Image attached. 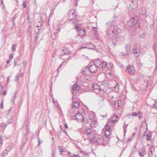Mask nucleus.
Here are the masks:
<instances>
[{
    "mask_svg": "<svg viewBox=\"0 0 157 157\" xmlns=\"http://www.w3.org/2000/svg\"><path fill=\"white\" fill-rule=\"evenodd\" d=\"M153 47L155 48V52L156 55H157V44H154Z\"/></svg>",
    "mask_w": 157,
    "mask_h": 157,
    "instance_id": "29",
    "label": "nucleus"
},
{
    "mask_svg": "<svg viewBox=\"0 0 157 157\" xmlns=\"http://www.w3.org/2000/svg\"><path fill=\"white\" fill-rule=\"evenodd\" d=\"M19 74H17L15 79V81L17 82H18L19 79Z\"/></svg>",
    "mask_w": 157,
    "mask_h": 157,
    "instance_id": "33",
    "label": "nucleus"
},
{
    "mask_svg": "<svg viewBox=\"0 0 157 157\" xmlns=\"http://www.w3.org/2000/svg\"><path fill=\"white\" fill-rule=\"evenodd\" d=\"M54 105H55V106H56V107H58L59 105H58V104H57V103H56V104H54Z\"/></svg>",
    "mask_w": 157,
    "mask_h": 157,
    "instance_id": "59",
    "label": "nucleus"
},
{
    "mask_svg": "<svg viewBox=\"0 0 157 157\" xmlns=\"http://www.w3.org/2000/svg\"><path fill=\"white\" fill-rule=\"evenodd\" d=\"M153 108H157V101L155 103H154L153 105Z\"/></svg>",
    "mask_w": 157,
    "mask_h": 157,
    "instance_id": "41",
    "label": "nucleus"
},
{
    "mask_svg": "<svg viewBox=\"0 0 157 157\" xmlns=\"http://www.w3.org/2000/svg\"><path fill=\"white\" fill-rule=\"evenodd\" d=\"M131 49L130 45V44H127L125 47V49L127 52H130Z\"/></svg>",
    "mask_w": 157,
    "mask_h": 157,
    "instance_id": "22",
    "label": "nucleus"
},
{
    "mask_svg": "<svg viewBox=\"0 0 157 157\" xmlns=\"http://www.w3.org/2000/svg\"><path fill=\"white\" fill-rule=\"evenodd\" d=\"M92 88L94 90L99 91L101 93L104 92V90L100 88V87L96 84H94L92 86Z\"/></svg>",
    "mask_w": 157,
    "mask_h": 157,
    "instance_id": "8",
    "label": "nucleus"
},
{
    "mask_svg": "<svg viewBox=\"0 0 157 157\" xmlns=\"http://www.w3.org/2000/svg\"><path fill=\"white\" fill-rule=\"evenodd\" d=\"M7 93V91H4L3 93V95H6V94Z\"/></svg>",
    "mask_w": 157,
    "mask_h": 157,
    "instance_id": "58",
    "label": "nucleus"
},
{
    "mask_svg": "<svg viewBox=\"0 0 157 157\" xmlns=\"http://www.w3.org/2000/svg\"><path fill=\"white\" fill-rule=\"evenodd\" d=\"M148 155H149V156L150 157H151V156L152 155V151L151 150L149 152Z\"/></svg>",
    "mask_w": 157,
    "mask_h": 157,
    "instance_id": "39",
    "label": "nucleus"
},
{
    "mask_svg": "<svg viewBox=\"0 0 157 157\" xmlns=\"http://www.w3.org/2000/svg\"><path fill=\"white\" fill-rule=\"evenodd\" d=\"M132 115L129 114L127 115V117L128 118H131L132 117Z\"/></svg>",
    "mask_w": 157,
    "mask_h": 157,
    "instance_id": "49",
    "label": "nucleus"
},
{
    "mask_svg": "<svg viewBox=\"0 0 157 157\" xmlns=\"http://www.w3.org/2000/svg\"><path fill=\"white\" fill-rule=\"evenodd\" d=\"M107 64V63L104 61L102 63L101 68L103 69H105L106 68Z\"/></svg>",
    "mask_w": 157,
    "mask_h": 157,
    "instance_id": "23",
    "label": "nucleus"
},
{
    "mask_svg": "<svg viewBox=\"0 0 157 157\" xmlns=\"http://www.w3.org/2000/svg\"><path fill=\"white\" fill-rule=\"evenodd\" d=\"M62 131L64 133H65L66 134H67V133L66 132V131L64 129H63L62 130Z\"/></svg>",
    "mask_w": 157,
    "mask_h": 157,
    "instance_id": "54",
    "label": "nucleus"
},
{
    "mask_svg": "<svg viewBox=\"0 0 157 157\" xmlns=\"http://www.w3.org/2000/svg\"><path fill=\"white\" fill-rule=\"evenodd\" d=\"M60 30V28H59L58 29V30L56 29V32L54 33L55 35H56V34H57L58 32H59Z\"/></svg>",
    "mask_w": 157,
    "mask_h": 157,
    "instance_id": "38",
    "label": "nucleus"
},
{
    "mask_svg": "<svg viewBox=\"0 0 157 157\" xmlns=\"http://www.w3.org/2000/svg\"><path fill=\"white\" fill-rule=\"evenodd\" d=\"M98 104L100 107H102L105 105V102L104 101V99L102 98L101 100H100L98 101Z\"/></svg>",
    "mask_w": 157,
    "mask_h": 157,
    "instance_id": "20",
    "label": "nucleus"
},
{
    "mask_svg": "<svg viewBox=\"0 0 157 157\" xmlns=\"http://www.w3.org/2000/svg\"><path fill=\"white\" fill-rule=\"evenodd\" d=\"M63 62L62 64L60 65V66H59V68H58V69H57V71H58V70H59V68L61 67L62 65H63Z\"/></svg>",
    "mask_w": 157,
    "mask_h": 157,
    "instance_id": "55",
    "label": "nucleus"
},
{
    "mask_svg": "<svg viewBox=\"0 0 157 157\" xmlns=\"http://www.w3.org/2000/svg\"><path fill=\"white\" fill-rule=\"evenodd\" d=\"M79 105V103L78 101H75L72 104V108H74V107L75 108H77L78 107Z\"/></svg>",
    "mask_w": 157,
    "mask_h": 157,
    "instance_id": "21",
    "label": "nucleus"
},
{
    "mask_svg": "<svg viewBox=\"0 0 157 157\" xmlns=\"http://www.w3.org/2000/svg\"><path fill=\"white\" fill-rule=\"evenodd\" d=\"M151 134H148L146 136V139L147 141L150 140V137L151 136Z\"/></svg>",
    "mask_w": 157,
    "mask_h": 157,
    "instance_id": "27",
    "label": "nucleus"
},
{
    "mask_svg": "<svg viewBox=\"0 0 157 157\" xmlns=\"http://www.w3.org/2000/svg\"><path fill=\"white\" fill-rule=\"evenodd\" d=\"M2 88L1 86H0V94H1L2 93Z\"/></svg>",
    "mask_w": 157,
    "mask_h": 157,
    "instance_id": "56",
    "label": "nucleus"
},
{
    "mask_svg": "<svg viewBox=\"0 0 157 157\" xmlns=\"http://www.w3.org/2000/svg\"><path fill=\"white\" fill-rule=\"evenodd\" d=\"M106 36L109 39L114 40L118 36L117 27L113 24V22L109 21L105 23V25Z\"/></svg>",
    "mask_w": 157,
    "mask_h": 157,
    "instance_id": "1",
    "label": "nucleus"
},
{
    "mask_svg": "<svg viewBox=\"0 0 157 157\" xmlns=\"http://www.w3.org/2000/svg\"><path fill=\"white\" fill-rule=\"evenodd\" d=\"M126 71L130 75H133L135 73L134 67L130 65H128L127 67Z\"/></svg>",
    "mask_w": 157,
    "mask_h": 157,
    "instance_id": "6",
    "label": "nucleus"
},
{
    "mask_svg": "<svg viewBox=\"0 0 157 157\" xmlns=\"http://www.w3.org/2000/svg\"><path fill=\"white\" fill-rule=\"evenodd\" d=\"M90 126L92 128H95L98 125L97 122L95 121H92L90 123Z\"/></svg>",
    "mask_w": 157,
    "mask_h": 157,
    "instance_id": "15",
    "label": "nucleus"
},
{
    "mask_svg": "<svg viewBox=\"0 0 157 157\" xmlns=\"http://www.w3.org/2000/svg\"><path fill=\"white\" fill-rule=\"evenodd\" d=\"M14 147V145L13 144H10L9 145L6 147V151L8 152L10 151Z\"/></svg>",
    "mask_w": 157,
    "mask_h": 157,
    "instance_id": "14",
    "label": "nucleus"
},
{
    "mask_svg": "<svg viewBox=\"0 0 157 157\" xmlns=\"http://www.w3.org/2000/svg\"><path fill=\"white\" fill-rule=\"evenodd\" d=\"M79 87L77 84L74 85L72 87V94L74 95H76L79 92Z\"/></svg>",
    "mask_w": 157,
    "mask_h": 157,
    "instance_id": "7",
    "label": "nucleus"
},
{
    "mask_svg": "<svg viewBox=\"0 0 157 157\" xmlns=\"http://www.w3.org/2000/svg\"><path fill=\"white\" fill-rule=\"evenodd\" d=\"M138 114V113L135 112H133L132 113V116H136Z\"/></svg>",
    "mask_w": 157,
    "mask_h": 157,
    "instance_id": "45",
    "label": "nucleus"
},
{
    "mask_svg": "<svg viewBox=\"0 0 157 157\" xmlns=\"http://www.w3.org/2000/svg\"><path fill=\"white\" fill-rule=\"evenodd\" d=\"M137 19L135 17L131 18L127 22L128 26L132 27L133 26L137 24Z\"/></svg>",
    "mask_w": 157,
    "mask_h": 157,
    "instance_id": "3",
    "label": "nucleus"
},
{
    "mask_svg": "<svg viewBox=\"0 0 157 157\" xmlns=\"http://www.w3.org/2000/svg\"><path fill=\"white\" fill-rule=\"evenodd\" d=\"M13 56L12 54H10L9 56V59H11V60H12V59L13 58Z\"/></svg>",
    "mask_w": 157,
    "mask_h": 157,
    "instance_id": "46",
    "label": "nucleus"
},
{
    "mask_svg": "<svg viewBox=\"0 0 157 157\" xmlns=\"http://www.w3.org/2000/svg\"><path fill=\"white\" fill-rule=\"evenodd\" d=\"M128 126V124H125V123H124V125L123 126L124 133H125L127 132V127Z\"/></svg>",
    "mask_w": 157,
    "mask_h": 157,
    "instance_id": "26",
    "label": "nucleus"
},
{
    "mask_svg": "<svg viewBox=\"0 0 157 157\" xmlns=\"http://www.w3.org/2000/svg\"><path fill=\"white\" fill-rule=\"evenodd\" d=\"M58 148L60 150V151H59V152H60V153H61V152H63L64 151V149H62V146H59V147H58ZM60 154L61 155H62L63 154H62L61 153H60Z\"/></svg>",
    "mask_w": 157,
    "mask_h": 157,
    "instance_id": "30",
    "label": "nucleus"
},
{
    "mask_svg": "<svg viewBox=\"0 0 157 157\" xmlns=\"http://www.w3.org/2000/svg\"><path fill=\"white\" fill-rule=\"evenodd\" d=\"M76 15L75 14V11L74 10H71L68 13V19L71 21L75 20Z\"/></svg>",
    "mask_w": 157,
    "mask_h": 157,
    "instance_id": "4",
    "label": "nucleus"
},
{
    "mask_svg": "<svg viewBox=\"0 0 157 157\" xmlns=\"http://www.w3.org/2000/svg\"><path fill=\"white\" fill-rule=\"evenodd\" d=\"M86 48V47H82H82H81L80 48V49H83V48Z\"/></svg>",
    "mask_w": 157,
    "mask_h": 157,
    "instance_id": "63",
    "label": "nucleus"
},
{
    "mask_svg": "<svg viewBox=\"0 0 157 157\" xmlns=\"http://www.w3.org/2000/svg\"><path fill=\"white\" fill-rule=\"evenodd\" d=\"M132 53L136 57H138L140 56L139 50L137 48H133L132 51Z\"/></svg>",
    "mask_w": 157,
    "mask_h": 157,
    "instance_id": "13",
    "label": "nucleus"
},
{
    "mask_svg": "<svg viewBox=\"0 0 157 157\" xmlns=\"http://www.w3.org/2000/svg\"><path fill=\"white\" fill-rule=\"evenodd\" d=\"M101 117H103L104 118H106L107 116V115H104V116H102V115H101Z\"/></svg>",
    "mask_w": 157,
    "mask_h": 157,
    "instance_id": "61",
    "label": "nucleus"
},
{
    "mask_svg": "<svg viewBox=\"0 0 157 157\" xmlns=\"http://www.w3.org/2000/svg\"><path fill=\"white\" fill-rule=\"evenodd\" d=\"M64 126L65 128H67L68 127V126H67V124H64Z\"/></svg>",
    "mask_w": 157,
    "mask_h": 157,
    "instance_id": "57",
    "label": "nucleus"
},
{
    "mask_svg": "<svg viewBox=\"0 0 157 157\" xmlns=\"http://www.w3.org/2000/svg\"><path fill=\"white\" fill-rule=\"evenodd\" d=\"M94 139H95V141H93L92 142L96 141L99 145H101L103 146L105 145V143L103 137L100 136V137H98V138H96V136Z\"/></svg>",
    "mask_w": 157,
    "mask_h": 157,
    "instance_id": "5",
    "label": "nucleus"
},
{
    "mask_svg": "<svg viewBox=\"0 0 157 157\" xmlns=\"http://www.w3.org/2000/svg\"><path fill=\"white\" fill-rule=\"evenodd\" d=\"M117 117H118L115 114H113V118H115L116 119H118Z\"/></svg>",
    "mask_w": 157,
    "mask_h": 157,
    "instance_id": "52",
    "label": "nucleus"
},
{
    "mask_svg": "<svg viewBox=\"0 0 157 157\" xmlns=\"http://www.w3.org/2000/svg\"><path fill=\"white\" fill-rule=\"evenodd\" d=\"M39 141V145H40L42 142V141H41L40 140L39 138L38 139Z\"/></svg>",
    "mask_w": 157,
    "mask_h": 157,
    "instance_id": "50",
    "label": "nucleus"
},
{
    "mask_svg": "<svg viewBox=\"0 0 157 157\" xmlns=\"http://www.w3.org/2000/svg\"><path fill=\"white\" fill-rule=\"evenodd\" d=\"M68 154L69 156H70L71 157H74V154L71 153L70 152H68Z\"/></svg>",
    "mask_w": 157,
    "mask_h": 157,
    "instance_id": "42",
    "label": "nucleus"
},
{
    "mask_svg": "<svg viewBox=\"0 0 157 157\" xmlns=\"http://www.w3.org/2000/svg\"><path fill=\"white\" fill-rule=\"evenodd\" d=\"M140 37L141 38H144L145 37V34L144 33H143L140 35Z\"/></svg>",
    "mask_w": 157,
    "mask_h": 157,
    "instance_id": "43",
    "label": "nucleus"
},
{
    "mask_svg": "<svg viewBox=\"0 0 157 157\" xmlns=\"http://www.w3.org/2000/svg\"><path fill=\"white\" fill-rule=\"evenodd\" d=\"M117 120L118 119H116L114 120L112 119V121L113 124H114Z\"/></svg>",
    "mask_w": 157,
    "mask_h": 157,
    "instance_id": "44",
    "label": "nucleus"
},
{
    "mask_svg": "<svg viewBox=\"0 0 157 157\" xmlns=\"http://www.w3.org/2000/svg\"><path fill=\"white\" fill-rule=\"evenodd\" d=\"M97 68L96 66L93 64L90 65V67L88 68L91 73H95L97 71Z\"/></svg>",
    "mask_w": 157,
    "mask_h": 157,
    "instance_id": "9",
    "label": "nucleus"
},
{
    "mask_svg": "<svg viewBox=\"0 0 157 157\" xmlns=\"http://www.w3.org/2000/svg\"><path fill=\"white\" fill-rule=\"evenodd\" d=\"M75 28L78 31H79V30H80L79 29V26L78 25H75Z\"/></svg>",
    "mask_w": 157,
    "mask_h": 157,
    "instance_id": "47",
    "label": "nucleus"
},
{
    "mask_svg": "<svg viewBox=\"0 0 157 157\" xmlns=\"http://www.w3.org/2000/svg\"><path fill=\"white\" fill-rule=\"evenodd\" d=\"M138 154L140 156H141V157H143V156H144L146 153L144 152H142V151H139V152Z\"/></svg>",
    "mask_w": 157,
    "mask_h": 157,
    "instance_id": "32",
    "label": "nucleus"
},
{
    "mask_svg": "<svg viewBox=\"0 0 157 157\" xmlns=\"http://www.w3.org/2000/svg\"><path fill=\"white\" fill-rule=\"evenodd\" d=\"M139 13L143 16H146V10L144 8H142L139 11Z\"/></svg>",
    "mask_w": 157,
    "mask_h": 157,
    "instance_id": "19",
    "label": "nucleus"
},
{
    "mask_svg": "<svg viewBox=\"0 0 157 157\" xmlns=\"http://www.w3.org/2000/svg\"><path fill=\"white\" fill-rule=\"evenodd\" d=\"M138 117H139V119H140L142 117V116L139 115L138 116Z\"/></svg>",
    "mask_w": 157,
    "mask_h": 157,
    "instance_id": "60",
    "label": "nucleus"
},
{
    "mask_svg": "<svg viewBox=\"0 0 157 157\" xmlns=\"http://www.w3.org/2000/svg\"><path fill=\"white\" fill-rule=\"evenodd\" d=\"M11 61V59H9L8 60L6 61V63L7 64H9L10 62Z\"/></svg>",
    "mask_w": 157,
    "mask_h": 157,
    "instance_id": "48",
    "label": "nucleus"
},
{
    "mask_svg": "<svg viewBox=\"0 0 157 157\" xmlns=\"http://www.w3.org/2000/svg\"><path fill=\"white\" fill-rule=\"evenodd\" d=\"M119 85L118 84H117L115 87H114V88L116 89L115 91L116 92H118L119 90Z\"/></svg>",
    "mask_w": 157,
    "mask_h": 157,
    "instance_id": "31",
    "label": "nucleus"
},
{
    "mask_svg": "<svg viewBox=\"0 0 157 157\" xmlns=\"http://www.w3.org/2000/svg\"><path fill=\"white\" fill-rule=\"evenodd\" d=\"M16 93H15V94L14 95V96L12 98V100L13 102L14 101L16 97Z\"/></svg>",
    "mask_w": 157,
    "mask_h": 157,
    "instance_id": "34",
    "label": "nucleus"
},
{
    "mask_svg": "<svg viewBox=\"0 0 157 157\" xmlns=\"http://www.w3.org/2000/svg\"><path fill=\"white\" fill-rule=\"evenodd\" d=\"M26 62H23V64L24 66L25 65H26Z\"/></svg>",
    "mask_w": 157,
    "mask_h": 157,
    "instance_id": "62",
    "label": "nucleus"
},
{
    "mask_svg": "<svg viewBox=\"0 0 157 157\" xmlns=\"http://www.w3.org/2000/svg\"><path fill=\"white\" fill-rule=\"evenodd\" d=\"M53 14V12H52L50 14V15H49V17L51 15H52V14Z\"/></svg>",
    "mask_w": 157,
    "mask_h": 157,
    "instance_id": "64",
    "label": "nucleus"
},
{
    "mask_svg": "<svg viewBox=\"0 0 157 157\" xmlns=\"http://www.w3.org/2000/svg\"><path fill=\"white\" fill-rule=\"evenodd\" d=\"M88 115L89 118L91 120L93 119L95 116L94 113L93 112H90L88 113Z\"/></svg>",
    "mask_w": 157,
    "mask_h": 157,
    "instance_id": "17",
    "label": "nucleus"
},
{
    "mask_svg": "<svg viewBox=\"0 0 157 157\" xmlns=\"http://www.w3.org/2000/svg\"><path fill=\"white\" fill-rule=\"evenodd\" d=\"M101 64L102 62L99 59H95L94 61V64L98 68L100 67L101 65Z\"/></svg>",
    "mask_w": 157,
    "mask_h": 157,
    "instance_id": "12",
    "label": "nucleus"
},
{
    "mask_svg": "<svg viewBox=\"0 0 157 157\" xmlns=\"http://www.w3.org/2000/svg\"><path fill=\"white\" fill-rule=\"evenodd\" d=\"M3 104V100H2L1 102L0 106V108L2 109H3V107H4Z\"/></svg>",
    "mask_w": 157,
    "mask_h": 157,
    "instance_id": "35",
    "label": "nucleus"
},
{
    "mask_svg": "<svg viewBox=\"0 0 157 157\" xmlns=\"http://www.w3.org/2000/svg\"><path fill=\"white\" fill-rule=\"evenodd\" d=\"M85 132L88 136L90 141L92 142L93 141H95V139H94L96 135V133L95 132L93 131L90 129L86 128Z\"/></svg>",
    "mask_w": 157,
    "mask_h": 157,
    "instance_id": "2",
    "label": "nucleus"
},
{
    "mask_svg": "<svg viewBox=\"0 0 157 157\" xmlns=\"http://www.w3.org/2000/svg\"><path fill=\"white\" fill-rule=\"evenodd\" d=\"M25 2L23 3H22V5H23L24 8H25L26 7V5L25 4Z\"/></svg>",
    "mask_w": 157,
    "mask_h": 157,
    "instance_id": "51",
    "label": "nucleus"
},
{
    "mask_svg": "<svg viewBox=\"0 0 157 157\" xmlns=\"http://www.w3.org/2000/svg\"><path fill=\"white\" fill-rule=\"evenodd\" d=\"M3 143V140H2V136H0V143L2 145Z\"/></svg>",
    "mask_w": 157,
    "mask_h": 157,
    "instance_id": "36",
    "label": "nucleus"
},
{
    "mask_svg": "<svg viewBox=\"0 0 157 157\" xmlns=\"http://www.w3.org/2000/svg\"><path fill=\"white\" fill-rule=\"evenodd\" d=\"M113 67V65L112 63H107L106 68L108 70H110Z\"/></svg>",
    "mask_w": 157,
    "mask_h": 157,
    "instance_id": "24",
    "label": "nucleus"
},
{
    "mask_svg": "<svg viewBox=\"0 0 157 157\" xmlns=\"http://www.w3.org/2000/svg\"><path fill=\"white\" fill-rule=\"evenodd\" d=\"M85 34V30L84 29H80L79 30V33H78V35L79 36H82L84 35Z\"/></svg>",
    "mask_w": 157,
    "mask_h": 157,
    "instance_id": "18",
    "label": "nucleus"
},
{
    "mask_svg": "<svg viewBox=\"0 0 157 157\" xmlns=\"http://www.w3.org/2000/svg\"><path fill=\"white\" fill-rule=\"evenodd\" d=\"M142 152H144L146 153V151L145 148L144 147H142L141 149Z\"/></svg>",
    "mask_w": 157,
    "mask_h": 157,
    "instance_id": "40",
    "label": "nucleus"
},
{
    "mask_svg": "<svg viewBox=\"0 0 157 157\" xmlns=\"http://www.w3.org/2000/svg\"><path fill=\"white\" fill-rule=\"evenodd\" d=\"M23 74L22 73H21L20 74H19V77H21L23 76Z\"/></svg>",
    "mask_w": 157,
    "mask_h": 157,
    "instance_id": "53",
    "label": "nucleus"
},
{
    "mask_svg": "<svg viewBox=\"0 0 157 157\" xmlns=\"http://www.w3.org/2000/svg\"><path fill=\"white\" fill-rule=\"evenodd\" d=\"M7 152L8 151H6V150L5 151H4L1 153L2 156L3 157H4L6 154H7Z\"/></svg>",
    "mask_w": 157,
    "mask_h": 157,
    "instance_id": "28",
    "label": "nucleus"
},
{
    "mask_svg": "<svg viewBox=\"0 0 157 157\" xmlns=\"http://www.w3.org/2000/svg\"><path fill=\"white\" fill-rule=\"evenodd\" d=\"M74 118L75 119L77 120L78 121L80 120H82L84 119L83 118V117L82 113H77L75 115H74Z\"/></svg>",
    "mask_w": 157,
    "mask_h": 157,
    "instance_id": "11",
    "label": "nucleus"
},
{
    "mask_svg": "<svg viewBox=\"0 0 157 157\" xmlns=\"http://www.w3.org/2000/svg\"><path fill=\"white\" fill-rule=\"evenodd\" d=\"M136 144H137V143H136V144H135V145L134 146H133V147H132V151L130 153V155H132L133 154V153L136 151V145H137Z\"/></svg>",
    "mask_w": 157,
    "mask_h": 157,
    "instance_id": "16",
    "label": "nucleus"
},
{
    "mask_svg": "<svg viewBox=\"0 0 157 157\" xmlns=\"http://www.w3.org/2000/svg\"><path fill=\"white\" fill-rule=\"evenodd\" d=\"M12 50L13 51H14L16 49V45L13 44L12 47L11 48Z\"/></svg>",
    "mask_w": 157,
    "mask_h": 157,
    "instance_id": "37",
    "label": "nucleus"
},
{
    "mask_svg": "<svg viewBox=\"0 0 157 157\" xmlns=\"http://www.w3.org/2000/svg\"><path fill=\"white\" fill-rule=\"evenodd\" d=\"M114 105L117 108H118L120 106L119 103L118 101H115L114 103Z\"/></svg>",
    "mask_w": 157,
    "mask_h": 157,
    "instance_id": "25",
    "label": "nucleus"
},
{
    "mask_svg": "<svg viewBox=\"0 0 157 157\" xmlns=\"http://www.w3.org/2000/svg\"><path fill=\"white\" fill-rule=\"evenodd\" d=\"M113 125V124L112 123V119H109L108 120L107 123L106 124V130L109 132H110V126Z\"/></svg>",
    "mask_w": 157,
    "mask_h": 157,
    "instance_id": "10",
    "label": "nucleus"
}]
</instances>
